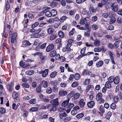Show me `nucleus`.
Masks as SVG:
<instances>
[{
    "label": "nucleus",
    "mask_w": 122,
    "mask_h": 122,
    "mask_svg": "<svg viewBox=\"0 0 122 122\" xmlns=\"http://www.w3.org/2000/svg\"><path fill=\"white\" fill-rule=\"evenodd\" d=\"M14 83L12 81L9 82L7 86H6L9 92L12 91L13 89Z\"/></svg>",
    "instance_id": "nucleus-1"
},
{
    "label": "nucleus",
    "mask_w": 122,
    "mask_h": 122,
    "mask_svg": "<svg viewBox=\"0 0 122 122\" xmlns=\"http://www.w3.org/2000/svg\"><path fill=\"white\" fill-rule=\"evenodd\" d=\"M54 48V46L52 44H51L49 45L46 47V51L47 52H49L53 50Z\"/></svg>",
    "instance_id": "nucleus-2"
},
{
    "label": "nucleus",
    "mask_w": 122,
    "mask_h": 122,
    "mask_svg": "<svg viewBox=\"0 0 122 122\" xmlns=\"http://www.w3.org/2000/svg\"><path fill=\"white\" fill-rule=\"evenodd\" d=\"M112 10L115 12H116L118 9V6L116 3L114 2L112 4Z\"/></svg>",
    "instance_id": "nucleus-3"
},
{
    "label": "nucleus",
    "mask_w": 122,
    "mask_h": 122,
    "mask_svg": "<svg viewBox=\"0 0 122 122\" xmlns=\"http://www.w3.org/2000/svg\"><path fill=\"white\" fill-rule=\"evenodd\" d=\"M94 88V87L93 85L91 84L88 85L86 88V90H85L86 93V94H87L88 92L90 89L93 90Z\"/></svg>",
    "instance_id": "nucleus-4"
},
{
    "label": "nucleus",
    "mask_w": 122,
    "mask_h": 122,
    "mask_svg": "<svg viewBox=\"0 0 122 122\" xmlns=\"http://www.w3.org/2000/svg\"><path fill=\"white\" fill-rule=\"evenodd\" d=\"M67 114L64 111H60L59 113V117L61 119H62L63 117H65Z\"/></svg>",
    "instance_id": "nucleus-5"
},
{
    "label": "nucleus",
    "mask_w": 122,
    "mask_h": 122,
    "mask_svg": "<svg viewBox=\"0 0 122 122\" xmlns=\"http://www.w3.org/2000/svg\"><path fill=\"white\" fill-rule=\"evenodd\" d=\"M95 102L93 101H91L87 103V105L88 107L90 108H92L95 105Z\"/></svg>",
    "instance_id": "nucleus-6"
},
{
    "label": "nucleus",
    "mask_w": 122,
    "mask_h": 122,
    "mask_svg": "<svg viewBox=\"0 0 122 122\" xmlns=\"http://www.w3.org/2000/svg\"><path fill=\"white\" fill-rule=\"evenodd\" d=\"M50 111L52 112L56 111V106L53 104H51L50 107Z\"/></svg>",
    "instance_id": "nucleus-7"
},
{
    "label": "nucleus",
    "mask_w": 122,
    "mask_h": 122,
    "mask_svg": "<svg viewBox=\"0 0 122 122\" xmlns=\"http://www.w3.org/2000/svg\"><path fill=\"white\" fill-rule=\"evenodd\" d=\"M120 78L119 76H116L114 79V83L116 84H118L119 82Z\"/></svg>",
    "instance_id": "nucleus-8"
},
{
    "label": "nucleus",
    "mask_w": 122,
    "mask_h": 122,
    "mask_svg": "<svg viewBox=\"0 0 122 122\" xmlns=\"http://www.w3.org/2000/svg\"><path fill=\"white\" fill-rule=\"evenodd\" d=\"M31 44L28 41L26 40L24 41L22 43L23 45L25 47H27L28 46L30 45Z\"/></svg>",
    "instance_id": "nucleus-9"
},
{
    "label": "nucleus",
    "mask_w": 122,
    "mask_h": 122,
    "mask_svg": "<svg viewBox=\"0 0 122 122\" xmlns=\"http://www.w3.org/2000/svg\"><path fill=\"white\" fill-rule=\"evenodd\" d=\"M85 102L84 101V100L83 99H81L79 102V105L81 107H83L85 106Z\"/></svg>",
    "instance_id": "nucleus-10"
},
{
    "label": "nucleus",
    "mask_w": 122,
    "mask_h": 122,
    "mask_svg": "<svg viewBox=\"0 0 122 122\" xmlns=\"http://www.w3.org/2000/svg\"><path fill=\"white\" fill-rule=\"evenodd\" d=\"M103 64V61H102L100 60L96 63V65L97 67H99L102 66Z\"/></svg>",
    "instance_id": "nucleus-11"
},
{
    "label": "nucleus",
    "mask_w": 122,
    "mask_h": 122,
    "mask_svg": "<svg viewBox=\"0 0 122 122\" xmlns=\"http://www.w3.org/2000/svg\"><path fill=\"white\" fill-rule=\"evenodd\" d=\"M57 54V52L55 51H51L49 53L50 56L52 57H53L55 56Z\"/></svg>",
    "instance_id": "nucleus-12"
},
{
    "label": "nucleus",
    "mask_w": 122,
    "mask_h": 122,
    "mask_svg": "<svg viewBox=\"0 0 122 122\" xmlns=\"http://www.w3.org/2000/svg\"><path fill=\"white\" fill-rule=\"evenodd\" d=\"M12 96L14 99H17L18 98V95L17 92L14 91L12 95Z\"/></svg>",
    "instance_id": "nucleus-13"
},
{
    "label": "nucleus",
    "mask_w": 122,
    "mask_h": 122,
    "mask_svg": "<svg viewBox=\"0 0 122 122\" xmlns=\"http://www.w3.org/2000/svg\"><path fill=\"white\" fill-rule=\"evenodd\" d=\"M58 99L56 98V99L54 100L52 102V104L53 105L56 106L58 105Z\"/></svg>",
    "instance_id": "nucleus-14"
},
{
    "label": "nucleus",
    "mask_w": 122,
    "mask_h": 122,
    "mask_svg": "<svg viewBox=\"0 0 122 122\" xmlns=\"http://www.w3.org/2000/svg\"><path fill=\"white\" fill-rule=\"evenodd\" d=\"M112 3L110 2H108L105 6V8L106 10H108L112 7Z\"/></svg>",
    "instance_id": "nucleus-15"
},
{
    "label": "nucleus",
    "mask_w": 122,
    "mask_h": 122,
    "mask_svg": "<svg viewBox=\"0 0 122 122\" xmlns=\"http://www.w3.org/2000/svg\"><path fill=\"white\" fill-rule=\"evenodd\" d=\"M74 93V92L73 91H71L67 95L68 99H69L70 100L71 98L73 96V95Z\"/></svg>",
    "instance_id": "nucleus-16"
},
{
    "label": "nucleus",
    "mask_w": 122,
    "mask_h": 122,
    "mask_svg": "<svg viewBox=\"0 0 122 122\" xmlns=\"http://www.w3.org/2000/svg\"><path fill=\"white\" fill-rule=\"evenodd\" d=\"M102 94L100 92L98 93L96 96V99L97 101H100V99L102 98Z\"/></svg>",
    "instance_id": "nucleus-17"
},
{
    "label": "nucleus",
    "mask_w": 122,
    "mask_h": 122,
    "mask_svg": "<svg viewBox=\"0 0 122 122\" xmlns=\"http://www.w3.org/2000/svg\"><path fill=\"white\" fill-rule=\"evenodd\" d=\"M69 100V99H67V100L64 101L62 103V106L65 107L67 106L68 104Z\"/></svg>",
    "instance_id": "nucleus-18"
},
{
    "label": "nucleus",
    "mask_w": 122,
    "mask_h": 122,
    "mask_svg": "<svg viewBox=\"0 0 122 122\" xmlns=\"http://www.w3.org/2000/svg\"><path fill=\"white\" fill-rule=\"evenodd\" d=\"M67 92L63 91H61L59 92V94L60 96H65L67 94Z\"/></svg>",
    "instance_id": "nucleus-19"
},
{
    "label": "nucleus",
    "mask_w": 122,
    "mask_h": 122,
    "mask_svg": "<svg viewBox=\"0 0 122 122\" xmlns=\"http://www.w3.org/2000/svg\"><path fill=\"white\" fill-rule=\"evenodd\" d=\"M49 72V70L48 69H45L43 72L42 74V76L43 77H46L47 75Z\"/></svg>",
    "instance_id": "nucleus-20"
},
{
    "label": "nucleus",
    "mask_w": 122,
    "mask_h": 122,
    "mask_svg": "<svg viewBox=\"0 0 122 122\" xmlns=\"http://www.w3.org/2000/svg\"><path fill=\"white\" fill-rule=\"evenodd\" d=\"M67 18L66 16H63L59 19V21L63 23Z\"/></svg>",
    "instance_id": "nucleus-21"
},
{
    "label": "nucleus",
    "mask_w": 122,
    "mask_h": 122,
    "mask_svg": "<svg viewBox=\"0 0 122 122\" xmlns=\"http://www.w3.org/2000/svg\"><path fill=\"white\" fill-rule=\"evenodd\" d=\"M107 89H110L112 87L111 84L109 81H107L105 83V86Z\"/></svg>",
    "instance_id": "nucleus-22"
},
{
    "label": "nucleus",
    "mask_w": 122,
    "mask_h": 122,
    "mask_svg": "<svg viewBox=\"0 0 122 122\" xmlns=\"http://www.w3.org/2000/svg\"><path fill=\"white\" fill-rule=\"evenodd\" d=\"M57 73V72L56 71L53 72L50 74V76L51 78H54L56 76Z\"/></svg>",
    "instance_id": "nucleus-23"
},
{
    "label": "nucleus",
    "mask_w": 122,
    "mask_h": 122,
    "mask_svg": "<svg viewBox=\"0 0 122 122\" xmlns=\"http://www.w3.org/2000/svg\"><path fill=\"white\" fill-rule=\"evenodd\" d=\"M34 73V71L33 70H28L25 72L26 74L28 75H31Z\"/></svg>",
    "instance_id": "nucleus-24"
},
{
    "label": "nucleus",
    "mask_w": 122,
    "mask_h": 122,
    "mask_svg": "<svg viewBox=\"0 0 122 122\" xmlns=\"http://www.w3.org/2000/svg\"><path fill=\"white\" fill-rule=\"evenodd\" d=\"M41 84H43V86L44 88H46L48 86V83L47 81L42 80L40 83Z\"/></svg>",
    "instance_id": "nucleus-25"
},
{
    "label": "nucleus",
    "mask_w": 122,
    "mask_h": 122,
    "mask_svg": "<svg viewBox=\"0 0 122 122\" xmlns=\"http://www.w3.org/2000/svg\"><path fill=\"white\" fill-rule=\"evenodd\" d=\"M51 13L52 16H56L57 14V11L55 9H53L51 11Z\"/></svg>",
    "instance_id": "nucleus-26"
},
{
    "label": "nucleus",
    "mask_w": 122,
    "mask_h": 122,
    "mask_svg": "<svg viewBox=\"0 0 122 122\" xmlns=\"http://www.w3.org/2000/svg\"><path fill=\"white\" fill-rule=\"evenodd\" d=\"M99 110L103 114L105 112V109L102 105H101L99 107Z\"/></svg>",
    "instance_id": "nucleus-27"
},
{
    "label": "nucleus",
    "mask_w": 122,
    "mask_h": 122,
    "mask_svg": "<svg viewBox=\"0 0 122 122\" xmlns=\"http://www.w3.org/2000/svg\"><path fill=\"white\" fill-rule=\"evenodd\" d=\"M86 23V20L84 18L83 19L82 18L81 19L80 22V24L81 25H84L86 24L85 23Z\"/></svg>",
    "instance_id": "nucleus-28"
},
{
    "label": "nucleus",
    "mask_w": 122,
    "mask_h": 122,
    "mask_svg": "<svg viewBox=\"0 0 122 122\" xmlns=\"http://www.w3.org/2000/svg\"><path fill=\"white\" fill-rule=\"evenodd\" d=\"M59 36L61 38H63L64 36V33L62 31H59L58 33Z\"/></svg>",
    "instance_id": "nucleus-29"
},
{
    "label": "nucleus",
    "mask_w": 122,
    "mask_h": 122,
    "mask_svg": "<svg viewBox=\"0 0 122 122\" xmlns=\"http://www.w3.org/2000/svg\"><path fill=\"white\" fill-rule=\"evenodd\" d=\"M119 37L115 36L114 37V40L117 42H121V40L120 39L121 38Z\"/></svg>",
    "instance_id": "nucleus-30"
},
{
    "label": "nucleus",
    "mask_w": 122,
    "mask_h": 122,
    "mask_svg": "<svg viewBox=\"0 0 122 122\" xmlns=\"http://www.w3.org/2000/svg\"><path fill=\"white\" fill-rule=\"evenodd\" d=\"M112 115V113L110 112H109L106 114V117L107 119H109Z\"/></svg>",
    "instance_id": "nucleus-31"
},
{
    "label": "nucleus",
    "mask_w": 122,
    "mask_h": 122,
    "mask_svg": "<svg viewBox=\"0 0 122 122\" xmlns=\"http://www.w3.org/2000/svg\"><path fill=\"white\" fill-rule=\"evenodd\" d=\"M90 82V79H85L83 82V84L84 85H88Z\"/></svg>",
    "instance_id": "nucleus-32"
},
{
    "label": "nucleus",
    "mask_w": 122,
    "mask_h": 122,
    "mask_svg": "<svg viewBox=\"0 0 122 122\" xmlns=\"http://www.w3.org/2000/svg\"><path fill=\"white\" fill-rule=\"evenodd\" d=\"M74 79L76 80H79L80 78V76L79 74L78 73H76L74 76Z\"/></svg>",
    "instance_id": "nucleus-33"
},
{
    "label": "nucleus",
    "mask_w": 122,
    "mask_h": 122,
    "mask_svg": "<svg viewBox=\"0 0 122 122\" xmlns=\"http://www.w3.org/2000/svg\"><path fill=\"white\" fill-rule=\"evenodd\" d=\"M80 94L79 93H76L73 96L74 99H78L80 97Z\"/></svg>",
    "instance_id": "nucleus-34"
},
{
    "label": "nucleus",
    "mask_w": 122,
    "mask_h": 122,
    "mask_svg": "<svg viewBox=\"0 0 122 122\" xmlns=\"http://www.w3.org/2000/svg\"><path fill=\"white\" fill-rule=\"evenodd\" d=\"M91 27L93 30H96L98 29V26L96 24H94Z\"/></svg>",
    "instance_id": "nucleus-35"
},
{
    "label": "nucleus",
    "mask_w": 122,
    "mask_h": 122,
    "mask_svg": "<svg viewBox=\"0 0 122 122\" xmlns=\"http://www.w3.org/2000/svg\"><path fill=\"white\" fill-rule=\"evenodd\" d=\"M54 30V29L52 28H49L47 30L48 33L49 34H51L53 33Z\"/></svg>",
    "instance_id": "nucleus-36"
},
{
    "label": "nucleus",
    "mask_w": 122,
    "mask_h": 122,
    "mask_svg": "<svg viewBox=\"0 0 122 122\" xmlns=\"http://www.w3.org/2000/svg\"><path fill=\"white\" fill-rule=\"evenodd\" d=\"M116 20L115 18L114 17H113L110 19V21L109 22L110 24H111L114 23L115 22Z\"/></svg>",
    "instance_id": "nucleus-37"
},
{
    "label": "nucleus",
    "mask_w": 122,
    "mask_h": 122,
    "mask_svg": "<svg viewBox=\"0 0 122 122\" xmlns=\"http://www.w3.org/2000/svg\"><path fill=\"white\" fill-rule=\"evenodd\" d=\"M36 99H31L29 101L30 103L31 104H34L36 102Z\"/></svg>",
    "instance_id": "nucleus-38"
},
{
    "label": "nucleus",
    "mask_w": 122,
    "mask_h": 122,
    "mask_svg": "<svg viewBox=\"0 0 122 122\" xmlns=\"http://www.w3.org/2000/svg\"><path fill=\"white\" fill-rule=\"evenodd\" d=\"M76 10L75 9H73L70 10L69 11V14L70 15H72L75 14Z\"/></svg>",
    "instance_id": "nucleus-39"
},
{
    "label": "nucleus",
    "mask_w": 122,
    "mask_h": 122,
    "mask_svg": "<svg viewBox=\"0 0 122 122\" xmlns=\"http://www.w3.org/2000/svg\"><path fill=\"white\" fill-rule=\"evenodd\" d=\"M78 85V83L76 81L73 82L71 86L73 87H75Z\"/></svg>",
    "instance_id": "nucleus-40"
},
{
    "label": "nucleus",
    "mask_w": 122,
    "mask_h": 122,
    "mask_svg": "<svg viewBox=\"0 0 122 122\" xmlns=\"http://www.w3.org/2000/svg\"><path fill=\"white\" fill-rule=\"evenodd\" d=\"M50 83L52 85H54V86H56L58 83V82L57 81H51L50 82Z\"/></svg>",
    "instance_id": "nucleus-41"
},
{
    "label": "nucleus",
    "mask_w": 122,
    "mask_h": 122,
    "mask_svg": "<svg viewBox=\"0 0 122 122\" xmlns=\"http://www.w3.org/2000/svg\"><path fill=\"white\" fill-rule=\"evenodd\" d=\"M89 10L91 13H95L96 11V9L93 7H90Z\"/></svg>",
    "instance_id": "nucleus-42"
},
{
    "label": "nucleus",
    "mask_w": 122,
    "mask_h": 122,
    "mask_svg": "<svg viewBox=\"0 0 122 122\" xmlns=\"http://www.w3.org/2000/svg\"><path fill=\"white\" fill-rule=\"evenodd\" d=\"M84 116V114L83 113H81L79 114H77L76 116V118L78 119H80V118L83 117Z\"/></svg>",
    "instance_id": "nucleus-43"
},
{
    "label": "nucleus",
    "mask_w": 122,
    "mask_h": 122,
    "mask_svg": "<svg viewBox=\"0 0 122 122\" xmlns=\"http://www.w3.org/2000/svg\"><path fill=\"white\" fill-rule=\"evenodd\" d=\"M36 91L38 93H40L41 91V87L40 85H39L36 88Z\"/></svg>",
    "instance_id": "nucleus-44"
},
{
    "label": "nucleus",
    "mask_w": 122,
    "mask_h": 122,
    "mask_svg": "<svg viewBox=\"0 0 122 122\" xmlns=\"http://www.w3.org/2000/svg\"><path fill=\"white\" fill-rule=\"evenodd\" d=\"M22 86L23 87H24L26 88H28L29 87V86L27 82H25L23 83L22 84Z\"/></svg>",
    "instance_id": "nucleus-45"
},
{
    "label": "nucleus",
    "mask_w": 122,
    "mask_h": 122,
    "mask_svg": "<svg viewBox=\"0 0 122 122\" xmlns=\"http://www.w3.org/2000/svg\"><path fill=\"white\" fill-rule=\"evenodd\" d=\"M114 77L113 76H111L108 78V81H109V83H112L114 81Z\"/></svg>",
    "instance_id": "nucleus-46"
},
{
    "label": "nucleus",
    "mask_w": 122,
    "mask_h": 122,
    "mask_svg": "<svg viewBox=\"0 0 122 122\" xmlns=\"http://www.w3.org/2000/svg\"><path fill=\"white\" fill-rule=\"evenodd\" d=\"M71 119V117H68L63 119L64 121V122H67L69 121Z\"/></svg>",
    "instance_id": "nucleus-47"
},
{
    "label": "nucleus",
    "mask_w": 122,
    "mask_h": 122,
    "mask_svg": "<svg viewBox=\"0 0 122 122\" xmlns=\"http://www.w3.org/2000/svg\"><path fill=\"white\" fill-rule=\"evenodd\" d=\"M52 91V88L50 87H48L46 90V92L48 94L51 93Z\"/></svg>",
    "instance_id": "nucleus-48"
},
{
    "label": "nucleus",
    "mask_w": 122,
    "mask_h": 122,
    "mask_svg": "<svg viewBox=\"0 0 122 122\" xmlns=\"http://www.w3.org/2000/svg\"><path fill=\"white\" fill-rule=\"evenodd\" d=\"M46 15L48 17H51L52 16V15L51 14V11L50 12L49 11H47L45 12Z\"/></svg>",
    "instance_id": "nucleus-49"
},
{
    "label": "nucleus",
    "mask_w": 122,
    "mask_h": 122,
    "mask_svg": "<svg viewBox=\"0 0 122 122\" xmlns=\"http://www.w3.org/2000/svg\"><path fill=\"white\" fill-rule=\"evenodd\" d=\"M0 112L1 114H4L6 112L5 109L2 107L0 108Z\"/></svg>",
    "instance_id": "nucleus-50"
},
{
    "label": "nucleus",
    "mask_w": 122,
    "mask_h": 122,
    "mask_svg": "<svg viewBox=\"0 0 122 122\" xmlns=\"http://www.w3.org/2000/svg\"><path fill=\"white\" fill-rule=\"evenodd\" d=\"M32 2H33L32 1H28L26 2L25 3V5L26 6H30L32 5Z\"/></svg>",
    "instance_id": "nucleus-51"
},
{
    "label": "nucleus",
    "mask_w": 122,
    "mask_h": 122,
    "mask_svg": "<svg viewBox=\"0 0 122 122\" xmlns=\"http://www.w3.org/2000/svg\"><path fill=\"white\" fill-rule=\"evenodd\" d=\"M88 70H84L82 72V74L83 75H85L88 74V73L89 72Z\"/></svg>",
    "instance_id": "nucleus-52"
},
{
    "label": "nucleus",
    "mask_w": 122,
    "mask_h": 122,
    "mask_svg": "<svg viewBox=\"0 0 122 122\" xmlns=\"http://www.w3.org/2000/svg\"><path fill=\"white\" fill-rule=\"evenodd\" d=\"M117 23L119 24H121L122 23V18L120 16H119L117 20Z\"/></svg>",
    "instance_id": "nucleus-53"
},
{
    "label": "nucleus",
    "mask_w": 122,
    "mask_h": 122,
    "mask_svg": "<svg viewBox=\"0 0 122 122\" xmlns=\"http://www.w3.org/2000/svg\"><path fill=\"white\" fill-rule=\"evenodd\" d=\"M108 47L109 48L111 49H113L114 48V46L113 44L111 43H109L107 45Z\"/></svg>",
    "instance_id": "nucleus-54"
},
{
    "label": "nucleus",
    "mask_w": 122,
    "mask_h": 122,
    "mask_svg": "<svg viewBox=\"0 0 122 122\" xmlns=\"http://www.w3.org/2000/svg\"><path fill=\"white\" fill-rule=\"evenodd\" d=\"M39 24V22H36L32 25L31 27L32 28H34L38 25Z\"/></svg>",
    "instance_id": "nucleus-55"
},
{
    "label": "nucleus",
    "mask_w": 122,
    "mask_h": 122,
    "mask_svg": "<svg viewBox=\"0 0 122 122\" xmlns=\"http://www.w3.org/2000/svg\"><path fill=\"white\" fill-rule=\"evenodd\" d=\"M100 41L98 40L94 42V44L97 47L99 46L100 45Z\"/></svg>",
    "instance_id": "nucleus-56"
},
{
    "label": "nucleus",
    "mask_w": 122,
    "mask_h": 122,
    "mask_svg": "<svg viewBox=\"0 0 122 122\" xmlns=\"http://www.w3.org/2000/svg\"><path fill=\"white\" fill-rule=\"evenodd\" d=\"M38 110V108L37 107H33L31 108L30 109V111L32 112H34L37 111Z\"/></svg>",
    "instance_id": "nucleus-57"
},
{
    "label": "nucleus",
    "mask_w": 122,
    "mask_h": 122,
    "mask_svg": "<svg viewBox=\"0 0 122 122\" xmlns=\"http://www.w3.org/2000/svg\"><path fill=\"white\" fill-rule=\"evenodd\" d=\"M55 0H53L51 4V6L53 7H55L57 6L56 3L57 2L54 1Z\"/></svg>",
    "instance_id": "nucleus-58"
},
{
    "label": "nucleus",
    "mask_w": 122,
    "mask_h": 122,
    "mask_svg": "<svg viewBox=\"0 0 122 122\" xmlns=\"http://www.w3.org/2000/svg\"><path fill=\"white\" fill-rule=\"evenodd\" d=\"M85 26L88 30L87 31L90 32L91 30V27H89L88 24L86 23L85 24Z\"/></svg>",
    "instance_id": "nucleus-59"
},
{
    "label": "nucleus",
    "mask_w": 122,
    "mask_h": 122,
    "mask_svg": "<svg viewBox=\"0 0 122 122\" xmlns=\"http://www.w3.org/2000/svg\"><path fill=\"white\" fill-rule=\"evenodd\" d=\"M56 37V35H52L50 36V39L52 41L55 39Z\"/></svg>",
    "instance_id": "nucleus-60"
},
{
    "label": "nucleus",
    "mask_w": 122,
    "mask_h": 122,
    "mask_svg": "<svg viewBox=\"0 0 122 122\" xmlns=\"http://www.w3.org/2000/svg\"><path fill=\"white\" fill-rule=\"evenodd\" d=\"M75 32V29L73 28L69 33V35L70 36L73 35Z\"/></svg>",
    "instance_id": "nucleus-61"
},
{
    "label": "nucleus",
    "mask_w": 122,
    "mask_h": 122,
    "mask_svg": "<svg viewBox=\"0 0 122 122\" xmlns=\"http://www.w3.org/2000/svg\"><path fill=\"white\" fill-rule=\"evenodd\" d=\"M116 104L114 103H112L110 105V107L112 109H115L116 108Z\"/></svg>",
    "instance_id": "nucleus-62"
},
{
    "label": "nucleus",
    "mask_w": 122,
    "mask_h": 122,
    "mask_svg": "<svg viewBox=\"0 0 122 122\" xmlns=\"http://www.w3.org/2000/svg\"><path fill=\"white\" fill-rule=\"evenodd\" d=\"M58 90V88L56 86H54L53 87V91L55 93L57 92Z\"/></svg>",
    "instance_id": "nucleus-63"
},
{
    "label": "nucleus",
    "mask_w": 122,
    "mask_h": 122,
    "mask_svg": "<svg viewBox=\"0 0 122 122\" xmlns=\"http://www.w3.org/2000/svg\"><path fill=\"white\" fill-rule=\"evenodd\" d=\"M90 32H88L87 31L85 32L84 33V35L85 37H89L90 35Z\"/></svg>",
    "instance_id": "nucleus-64"
}]
</instances>
